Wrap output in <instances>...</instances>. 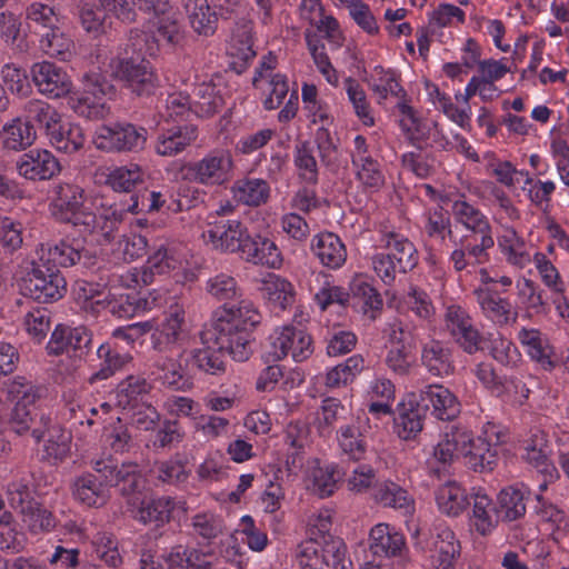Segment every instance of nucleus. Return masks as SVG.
<instances>
[{"label":"nucleus","instance_id":"obj_1","mask_svg":"<svg viewBox=\"0 0 569 569\" xmlns=\"http://www.w3.org/2000/svg\"><path fill=\"white\" fill-rule=\"evenodd\" d=\"M260 322L261 315L250 302L241 301L237 308L224 303L214 312L210 327L200 332L204 348L191 352L194 365L207 373L216 375L226 370L223 352L237 361H247L256 349L253 330Z\"/></svg>","mask_w":569,"mask_h":569},{"label":"nucleus","instance_id":"obj_2","mask_svg":"<svg viewBox=\"0 0 569 569\" xmlns=\"http://www.w3.org/2000/svg\"><path fill=\"white\" fill-rule=\"evenodd\" d=\"M41 391L23 377L0 380V402L17 400L6 420V430L18 436L30 435L37 442L43 439L49 413L37 406Z\"/></svg>","mask_w":569,"mask_h":569},{"label":"nucleus","instance_id":"obj_3","mask_svg":"<svg viewBox=\"0 0 569 569\" xmlns=\"http://www.w3.org/2000/svg\"><path fill=\"white\" fill-rule=\"evenodd\" d=\"M23 296L39 303H50L61 299L66 292V280L50 259L32 261L31 268L20 281Z\"/></svg>","mask_w":569,"mask_h":569},{"label":"nucleus","instance_id":"obj_4","mask_svg":"<svg viewBox=\"0 0 569 569\" xmlns=\"http://www.w3.org/2000/svg\"><path fill=\"white\" fill-rule=\"evenodd\" d=\"M113 76L92 70L82 77V91L77 99L76 111L88 119H102L109 113L106 100L116 96Z\"/></svg>","mask_w":569,"mask_h":569},{"label":"nucleus","instance_id":"obj_5","mask_svg":"<svg viewBox=\"0 0 569 569\" xmlns=\"http://www.w3.org/2000/svg\"><path fill=\"white\" fill-rule=\"evenodd\" d=\"M148 130L130 122L100 126L94 134L96 147L103 151L138 152L144 149Z\"/></svg>","mask_w":569,"mask_h":569},{"label":"nucleus","instance_id":"obj_6","mask_svg":"<svg viewBox=\"0 0 569 569\" xmlns=\"http://www.w3.org/2000/svg\"><path fill=\"white\" fill-rule=\"evenodd\" d=\"M111 68V76L138 97H149L158 87L150 61L142 57L118 59Z\"/></svg>","mask_w":569,"mask_h":569},{"label":"nucleus","instance_id":"obj_7","mask_svg":"<svg viewBox=\"0 0 569 569\" xmlns=\"http://www.w3.org/2000/svg\"><path fill=\"white\" fill-rule=\"evenodd\" d=\"M233 167L232 156L226 150H214L199 161L181 168L182 178L206 186L222 184L229 180Z\"/></svg>","mask_w":569,"mask_h":569},{"label":"nucleus","instance_id":"obj_8","mask_svg":"<svg viewBox=\"0 0 569 569\" xmlns=\"http://www.w3.org/2000/svg\"><path fill=\"white\" fill-rule=\"evenodd\" d=\"M398 416L395 418V428L403 440L415 439L423 428V420L429 413L427 401L420 390L411 392L398 405Z\"/></svg>","mask_w":569,"mask_h":569},{"label":"nucleus","instance_id":"obj_9","mask_svg":"<svg viewBox=\"0 0 569 569\" xmlns=\"http://www.w3.org/2000/svg\"><path fill=\"white\" fill-rule=\"evenodd\" d=\"M311 343V337L305 331L295 327H284L271 342L272 350L264 357L266 362L281 360L289 351L296 361H303L312 353Z\"/></svg>","mask_w":569,"mask_h":569},{"label":"nucleus","instance_id":"obj_10","mask_svg":"<svg viewBox=\"0 0 569 569\" xmlns=\"http://www.w3.org/2000/svg\"><path fill=\"white\" fill-rule=\"evenodd\" d=\"M32 81L38 90L49 98H61L72 90L68 73L56 63L42 61L31 67Z\"/></svg>","mask_w":569,"mask_h":569},{"label":"nucleus","instance_id":"obj_11","mask_svg":"<svg viewBox=\"0 0 569 569\" xmlns=\"http://www.w3.org/2000/svg\"><path fill=\"white\" fill-rule=\"evenodd\" d=\"M18 173L31 181L50 180L61 171L58 159L48 150L32 149L16 162Z\"/></svg>","mask_w":569,"mask_h":569},{"label":"nucleus","instance_id":"obj_12","mask_svg":"<svg viewBox=\"0 0 569 569\" xmlns=\"http://www.w3.org/2000/svg\"><path fill=\"white\" fill-rule=\"evenodd\" d=\"M210 224L211 228L207 231L208 239L217 249L224 252H240L244 238L249 233L239 220L218 217Z\"/></svg>","mask_w":569,"mask_h":569},{"label":"nucleus","instance_id":"obj_13","mask_svg":"<svg viewBox=\"0 0 569 569\" xmlns=\"http://www.w3.org/2000/svg\"><path fill=\"white\" fill-rule=\"evenodd\" d=\"M50 212L52 217L64 222L68 217L82 207L86 200L84 190L73 183L59 182L51 189Z\"/></svg>","mask_w":569,"mask_h":569},{"label":"nucleus","instance_id":"obj_14","mask_svg":"<svg viewBox=\"0 0 569 569\" xmlns=\"http://www.w3.org/2000/svg\"><path fill=\"white\" fill-rule=\"evenodd\" d=\"M239 253L242 259L254 264L279 268L282 263L281 252L276 243L261 234L246 237Z\"/></svg>","mask_w":569,"mask_h":569},{"label":"nucleus","instance_id":"obj_15","mask_svg":"<svg viewBox=\"0 0 569 569\" xmlns=\"http://www.w3.org/2000/svg\"><path fill=\"white\" fill-rule=\"evenodd\" d=\"M431 416L438 420L452 421L460 411L461 406L457 397L443 386L430 385L421 390Z\"/></svg>","mask_w":569,"mask_h":569},{"label":"nucleus","instance_id":"obj_16","mask_svg":"<svg viewBox=\"0 0 569 569\" xmlns=\"http://www.w3.org/2000/svg\"><path fill=\"white\" fill-rule=\"evenodd\" d=\"M183 353L178 359L161 357L154 362L157 379L162 386L176 390L187 391L193 387L192 377L187 372L188 360L182 363Z\"/></svg>","mask_w":569,"mask_h":569},{"label":"nucleus","instance_id":"obj_17","mask_svg":"<svg viewBox=\"0 0 569 569\" xmlns=\"http://www.w3.org/2000/svg\"><path fill=\"white\" fill-rule=\"evenodd\" d=\"M197 138V126L190 123L172 126L158 136L156 151L163 157H174L194 142Z\"/></svg>","mask_w":569,"mask_h":569},{"label":"nucleus","instance_id":"obj_18","mask_svg":"<svg viewBox=\"0 0 569 569\" xmlns=\"http://www.w3.org/2000/svg\"><path fill=\"white\" fill-rule=\"evenodd\" d=\"M421 363L436 377L450 376L455 371L451 349L440 340H430L421 349Z\"/></svg>","mask_w":569,"mask_h":569},{"label":"nucleus","instance_id":"obj_19","mask_svg":"<svg viewBox=\"0 0 569 569\" xmlns=\"http://www.w3.org/2000/svg\"><path fill=\"white\" fill-rule=\"evenodd\" d=\"M114 488L127 498L129 505L136 506L143 498L147 488V479L136 462H123L120 465V475L118 476Z\"/></svg>","mask_w":569,"mask_h":569},{"label":"nucleus","instance_id":"obj_20","mask_svg":"<svg viewBox=\"0 0 569 569\" xmlns=\"http://www.w3.org/2000/svg\"><path fill=\"white\" fill-rule=\"evenodd\" d=\"M184 9L192 30L202 37H212L218 28V12L208 0H186Z\"/></svg>","mask_w":569,"mask_h":569},{"label":"nucleus","instance_id":"obj_21","mask_svg":"<svg viewBox=\"0 0 569 569\" xmlns=\"http://www.w3.org/2000/svg\"><path fill=\"white\" fill-rule=\"evenodd\" d=\"M473 295L481 309L491 313L492 318L500 326L515 323L517 321L518 312L513 310L508 299L501 298L497 292L483 288L476 289Z\"/></svg>","mask_w":569,"mask_h":569},{"label":"nucleus","instance_id":"obj_22","mask_svg":"<svg viewBox=\"0 0 569 569\" xmlns=\"http://www.w3.org/2000/svg\"><path fill=\"white\" fill-rule=\"evenodd\" d=\"M48 138L52 147L68 154L79 151L84 144L82 128L76 123L63 122L61 118L53 124Z\"/></svg>","mask_w":569,"mask_h":569},{"label":"nucleus","instance_id":"obj_23","mask_svg":"<svg viewBox=\"0 0 569 569\" xmlns=\"http://www.w3.org/2000/svg\"><path fill=\"white\" fill-rule=\"evenodd\" d=\"M311 249L323 266L336 269L346 260V248L338 236L332 232L315 237Z\"/></svg>","mask_w":569,"mask_h":569},{"label":"nucleus","instance_id":"obj_24","mask_svg":"<svg viewBox=\"0 0 569 569\" xmlns=\"http://www.w3.org/2000/svg\"><path fill=\"white\" fill-rule=\"evenodd\" d=\"M49 256L62 267L81 264L84 268H91L98 262V257L94 251L74 246L64 240H61L53 248H50Z\"/></svg>","mask_w":569,"mask_h":569},{"label":"nucleus","instance_id":"obj_25","mask_svg":"<svg viewBox=\"0 0 569 569\" xmlns=\"http://www.w3.org/2000/svg\"><path fill=\"white\" fill-rule=\"evenodd\" d=\"M97 357L100 360V365L98 370L88 379L91 385L111 378L132 359L128 353L118 352L109 342L102 343L98 347Z\"/></svg>","mask_w":569,"mask_h":569},{"label":"nucleus","instance_id":"obj_26","mask_svg":"<svg viewBox=\"0 0 569 569\" xmlns=\"http://www.w3.org/2000/svg\"><path fill=\"white\" fill-rule=\"evenodd\" d=\"M526 495L516 487H507L498 495V505L493 511L496 521L511 522L526 513Z\"/></svg>","mask_w":569,"mask_h":569},{"label":"nucleus","instance_id":"obj_27","mask_svg":"<svg viewBox=\"0 0 569 569\" xmlns=\"http://www.w3.org/2000/svg\"><path fill=\"white\" fill-rule=\"evenodd\" d=\"M436 501L442 513L456 517L470 505V497L458 482L448 481L436 491Z\"/></svg>","mask_w":569,"mask_h":569},{"label":"nucleus","instance_id":"obj_28","mask_svg":"<svg viewBox=\"0 0 569 569\" xmlns=\"http://www.w3.org/2000/svg\"><path fill=\"white\" fill-rule=\"evenodd\" d=\"M73 496L89 507H101L110 498L108 490L90 472H86L74 480Z\"/></svg>","mask_w":569,"mask_h":569},{"label":"nucleus","instance_id":"obj_29","mask_svg":"<svg viewBox=\"0 0 569 569\" xmlns=\"http://www.w3.org/2000/svg\"><path fill=\"white\" fill-rule=\"evenodd\" d=\"M151 385L141 376H128L116 389V397L119 407L123 409L136 408L139 401L151 391Z\"/></svg>","mask_w":569,"mask_h":569},{"label":"nucleus","instance_id":"obj_30","mask_svg":"<svg viewBox=\"0 0 569 569\" xmlns=\"http://www.w3.org/2000/svg\"><path fill=\"white\" fill-rule=\"evenodd\" d=\"M385 239L386 248L395 251L391 257L397 261L399 272L407 273L418 264V252L411 241L396 232L386 233Z\"/></svg>","mask_w":569,"mask_h":569},{"label":"nucleus","instance_id":"obj_31","mask_svg":"<svg viewBox=\"0 0 569 569\" xmlns=\"http://www.w3.org/2000/svg\"><path fill=\"white\" fill-rule=\"evenodd\" d=\"M138 503H140V507L136 518L144 525H151L157 529L170 520L173 510L171 498L162 497L149 501L142 498Z\"/></svg>","mask_w":569,"mask_h":569},{"label":"nucleus","instance_id":"obj_32","mask_svg":"<svg viewBox=\"0 0 569 569\" xmlns=\"http://www.w3.org/2000/svg\"><path fill=\"white\" fill-rule=\"evenodd\" d=\"M319 550L325 558V567L335 569H352V562L347 559V546L340 536H316Z\"/></svg>","mask_w":569,"mask_h":569},{"label":"nucleus","instance_id":"obj_33","mask_svg":"<svg viewBox=\"0 0 569 569\" xmlns=\"http://www.w3.org/2000/svg\"><path fill=\"white\" fill-rule=\"evenodd\" d=\"M27 20L30 32L38 38L54 30L59 24V18L53 8L40 2H34L28 7Z\"/></svg>","mask_w":569,"mask_h":569},{"label":"nucleus","instance_id":"obj_34","mask_svg":"<svg viewBox=\"0 0 569 569\" xmlns=\"http://www.w3.org/2000/svg\"><path fill=\"white\" fill-rule=\"evenodd\" d=\"M232 189L239 201L251 207L267 202L270 193L268 182L262 179L239 180Z\"/></svg>","mask_w":569,"mask_h":569},{"label":"nucleus","instance_id":"obj_35","mask_svg":"<svg viewBox=\"0 0 569 569\" xmlns=\"http://www.w3.org/2000/svg\"><path fill=\"white\" fill-rule=\"evenodd\" d=\"M457 220L473 234H491V226L486 216L466 201H456L452 206Z\"/></svg>","mask_w":569,"mask_h":569},{"label":"nucleus","instance_id":"obj_36","mask_svg":"<svg viewBox=\"0 0 569 569\" xmlns=\"http://www.w3.org/2000/svg\"><path fill=\"white\" fill-rule=\"evenodd\" d=\"M106 183L116 192L132 193L144 183L143 172L139 166L118 167L107 176Z\"/></svg>","mask_w":569,"mask_h":569},{"label":"nucleus","instance_id":"obj_37","mask_svg":"<svg viewBox=\"0 0 569 569\" xmlns=\"http://www.w3.org/2000/svg\"><path fill=\"white\" fill-rule=\"evenodd\" d=\"M4 132L3 146L10 150L26 149L34 142L37 137L34 126L21 118H17L10 124H7Z\"/></svg>","mask_w":569,"mask_h":569},{"label":"nucleus","instance_id":"obj_38","mask_svg":"<svg viewBox=\"0 0 569 569\" xmlns=\"http://www.w3.org/2000/svg\"><path fill=\"white\" fill-rule=\"evenodd\" d=\"M23 110L26 121L30 124L37 123L41 129H44L47 136L61 117L52 106L41 100H29Z\"/></svg>","mask_w":569,"mask_h":569},{"label":"nucleus","instance_id":"obj_39","mask_svg":"<svg viewBox=\"0 0 569 569\" xmlns=\"http://www.w3.org/2000/svg\"><path fill=\"white\" fill-rule=\"evenodd\" d=\"M39 46L46 54L66 61L71 56L74 43L58 26L39 37Z\"/></svg>","mask_w":569,"mask_h":569},{"label":"nucleus","instance_id":"obj_40","mask_svg":"<svg viewBox=\"0 0 569 569\" xmlns=\"http://www.w3.org/2000/svg\"><path fill=\"white\" fill-rule=\"evenodd\" d=\"M345 476L346 471L335 463L317 468L312 473V490L321 498L329 497L333 493L337 482Z\"/></svg>","mask_w":569,"mask_h":569},{"label":"nucleus","instance_id":"obj_41","mask_svg":"<svg viewBox=\"0 0 569 569\" xmlns=\"http://www.w3.org/2000/svg\"><path fill=\"white\" fill-rule=\"evenodd\" d=\"M351 163L357 168L358 180L367 188L379 189L385 183V177L377 160L370 156H352Z\"/></svg>","mask_w":569,"mask_h":569},{"label":"nucleus","instance_id":"obj_42","mask_svg":"<svg viewBox=\"0 0 569 569\" xmlns=\"http://www.w3.org/2000/svg\"><path fill=\"white\" fill-rule=\"evenodd\" d=\"M177 260L169 252L164 244L157 247L152 254L149 256L142 271V281L144 283L151 282L154 274H166L174 269Z\"/></svg>","mask_w":569,"mask_h":569},{"label":"nucleus","instance_id":"obj_43","mask_svg":"<svg viewBox=\"0 0 569 569\" xmlns=\"http://www.w3.org/2000/svg\"><path fill=\"white\" fill-rule=\"evenodd\" d=\"M48 433L46 445V452L49 457L56 460H63L70 452L71 433L59 425H52V419L49 416Z\"/></svg>","mask_w":569,"mask_h":569},{"label":"nucleus","instance_id":"obj_44","mask_svg":"<svg viewBox=\"0 0 569 569\" xmlns=\"http://www.w3.org/2000/svg\"><path fill=\"white\" fill-rule=\"evenodd\" d=\"M363 370V358L355 355L345 362L333 367L326 377V385L330 388L340 387L352 381Z\"/></svg>","mask_w":569,"mask_h":569},{"label":"nucleus","instance_id":"obj_45","mask_svg":"<svg viewBox=\"0 0 569 569\" xmlns=\"http://www.w3.org/2000/svg\"><path fill=\"white\" fill-rule=\"evenodd\" d=\"M7 498L10 507L19 512L30 509L38 502L34 499V489L24 479L16 480L8 485Z\"/></svg>","mask_w":569,"mask_h":569},{"label":"nucleus","instance_id":"obj_46","mask_svg":"<svg viewBox=\"0 0 569 569\" xmlns=\"http://www.w3.org/2000/svg\"><path fill=\"white\" fill-rule=\"evenodd\" d=\"M21 513L22 522L32 531H51L58 528L57 520L51 511L42 508L39 502Z\"/></svg>","mask_w":569,"mask_h":569},{"label":"nucleus","instance_id":"obj_47","mask_svg":"<svg viewBox=\"0 0 569 569\" xmlns=\"http://www.w3.org/2000/svg\"><path fill=\"white\" fill-rule=\"evenodd\" d=\"M295 164L302 171L300 176L308 183L316 184L318 182V164L309 141H301L296 146Z\"/></svg>","mask_w":569,"mask_h":569},{"label":"nucleus","instance_id":"obj_48","mask_svg":"<svg viewBox=\"0 0 569 569\" xmlns=\"http://www.w3.org/2000/svg\"><path fill=\"white\" fill-rule=\"evenodd\" d=\"M490 506L491 500L487 495H475L472 515L479 533L490 531L499 522L496 521L495 508H490Z\"/></svg>","mask_w":569,"mask_h":569},{"label":"nucleus","instance_id":"obj_49","mask_svg":"<svg viewBox=\"0 0 569 569\" xmlns=\"http://www.w3.org/2000/svg\"><path fill=\"white\" fill-rule=\"evenodd\" d=\"M296 558L301 569H323L325 558L319 550L317 537H309L298 545Z\"/></svg>","mask_w":569,"mask_h":569},{"label":"nucleus","instance_id":"obj_50","mask_svg":"<svg viewBox=\"0 0 569 569\" xmlns=\"http://www.w3.org/2000/svg\"><path fill=\"white\" fill-rule=\"evenodd\" d=\"M415 349L416 345H409L408 342H406V346H392L386 358L387 366L400 376L408 375L415 362Z\"/></svg>","mask_w":569,"mask_h":569},{"label":"nucleus","instance_id":"obj_51","mask_svg":"<svg viewBox=\"0 0 569 569\" xmlns=\"http://www.w3.org/2000/svg\"><path fill=\"white\" fill-rule=\"evenodd\" d=\"M262 291L273 303L284 309L295 301L292 284L280 277H274L263 283Z\"/></svg>","mask_w":569,"mask_h":569},{"label":"nucleus","instance_id":"obj_52","mask_svg":"<svg viewBox=\"0 0 569 569\" xmlns=\"http://www.w3.org/2000/svg\"><path fill=\"white\" fill-rule=\"evenodd\" d=\"M1 76L8 89L19 96L27 97L31 92L27 71L14 63H7L2 67Z\"/></svg>","mask_w":569,"mask_h":569},{"label":"nucleus","instance_id":"obj_53","mask_svg":"<svg viewBox=\"0 0 569 569\" xmlns=\"http://www.w3.org/2000/svg\"><path fill=\"white\" fill-rule=\"evenodd\" d=\"M244 39L234 40V43L230 49V57L232 61L229 63L231 70H234L238 74L244 72L256 57V51L252 49L251 37L244 33Z\"/></svg>","mask_w":569,"mask_h":569},{"label":"nucleus","instance_id":"obj_54","mask_svg":"<svg viewBox=\"0 0 569 569\" xmlns=\"http://www.w3.org/2000/svg\"><path fill=\"white\" fill-rule=\"evenodd\" d=\"M375 499L383 507L396 509L406 508L410 502L407 491L395 482L380 486L376 490Z\"/></svg>","mask_w":569,"mask_h":569},{"label":"nucleus","instance_id":"obj_55","mask_svg":"<svg viewBox=\"0 0 569 569\" xmlns=\"http://www.w3.org/2000/svg\"><path fill=\"white\" fill-rule=\"evenodd\" d=\"M22 244L21 224L9 217L0 218V247L6 253H13Z\"/></svg>","mask_w":569,"mask_h":569},{"label":"nucleus","instance_id":"obj_56","mask_svg":"<svg viewBox=\"0 0 569 569\" xmlns=\"http://www.w3.org/2000/svg\"><path fill=\"white\" fill-rule=\"evenodd\" d=\"M208 292L218 300H230L238 296V286L233 277L219 273L207 282Z\"/></svg>","mask_w":569,"mask_h":569},{"label":"nucleus","instance_id":"obj_57","mask_svg":"<svg viewBox=\"0 0 569 569\" xmlns=\"http://www.w3.org/2000/svg\"><path fill=\"white\" fill-rule=\"evenodd\" d=\"M106 442L114 452H128L132 447V437L126 425L118 418L106 431Z\"/></svg>","mask_w":569,"mask_h":569},{"label":"nucleus","instance_id":"obj_58","mask_svg":"<svg viewBox=\"0 0 569 569\" xmlns=\"http://www.w3.org/2000/svg\"><path fill=\"white\" fill-rule=\"evenodd\" d=\"M347 93L353 104L357 116L365 124L372 126L373 118L370 116L369 106L367 103L366 93L361 86L353 79L349 78L346 81Z\"/></svg>","mask_w":569,"mask_h":569},{"label":"nucleus","instance_id":"obj_59","mask_svg":"<svg viewBox=\"0 0 569 569\" xmlns=\"http://www.w3.org/2000/svg\"><path fill=\"white\" fill-rule=\"evenodd\" d=\"M90 473L109 491L117 482L118 476L120 475V466L111 458L99 459L92 461V472Z\"/></svg>","mask_w":569,"mask_h":569},{"label":"nucleus","instance_id":"obj_60","mask_svg":"<svg viewBox=\"0 0 569 569\" xmlns=\"http://www.w3.org/2000/svg\"><path fill=\"white\" fill-rule=\"evenodd\" d=\"M350 290L355 298L362 299L365 306L369 307L370 309L380 310L382 308L383 301L380 293L366 280L361 278L355 279L350 283Z\"/></svg>","mask_w":569,"mask_h":569},{"label":"nucleus","instance_id":"obj_61","mask_svg":"<svg viewBox=\"0 0 569 569\" xmlns=\"http://www.w3.org/2000/svg\"><path fill=\"white\" fill-rule=\"evenodd\" d=\"M405 547L403 536H377L370 543V550L378 557H395Z\"/></svg>","mask_w":569,"mask_h":569},{"label":"nucleus","instance_id":"obj_62","mask_svg":"<svg viewBox=\"0 0 569 569\" xmlns=\"http://www.w3.org/2000/svg\"><path fill=\"white\" fill-rule=\"evenodd\" d=\"M26 329L37 341L47 337L50 330V317L46 309H36L26 316Z\"/></svg>","mask_w":569,"mask_h":569},{"label":"nucleus","instance_id":"obj_63","mask_svg":"<svg viewBox=\"0 0 569 569\" xmlns=\"http://www.w3.org/2000/svg\"><path fill=\"white\" fill-rule=\"evenodd\" d=\"M349 13L355 22L367 33L377 34L379 27L369 6L362 0H358L349 7Z\"/></svg>","mask_w":569,"mask_h":569},{"label":"nucleus","instance_id":"obj_64","mask_svg":"<svg viewBox=\"0 0 569 569\" xmlns=\"http://www.w3.org/2000/svg\"><path fill=\"white\" fill-rule=\"evenodd\" d=\"M452 332L457 337V342L466 352L472 355L481 348L480 343L482 339L478 330L475 329L471 325L461 321L457 325Z\"/></svg>","mask_w":569,"mask_h":569}]
</instances>
